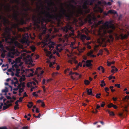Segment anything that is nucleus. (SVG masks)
Segmentation results:
<instances>
[{"label":"nucleus","mask_w":129,"mask_h":129,"mask_svg":"<svg viewBox=\"0 0 129 129\" xmlns=\"http://www.w3.org/2000/svg\"><path fill=\"white\" fill-rule=\"evenodd\" d=\"M61 5L60 13L59 14H56L55 15H53L52 14H51L48 11H41L42 14L44 15L45 17V18H42V19L43 21L46 22H50L51 19L53 18H55L56 20L59 21L62 18H64V17H65L68 20H70L74 13V10L75 9V6L71 4L68 5V6H70L73 10L71 11L69 9V12H67L66 10L63 7V4L61 3Z\"/></svg>","instance_id":"f257e3e1"},{"label":"nucleus","mask_w":129,"mask_h":129,"mask_svg":"<svg viewBox=\"0 0 129 129\" xmlns=\"http://www.w3.org/2000/svg\"><path fill=\"white\" fill-rule=\"evenodd\" d=\"M62 29L64 34L65 37L66 38L74 36V34L73 32L74 30L72 29V27L69 25H67L62 28Z\"/></svg>","instance_id":"f03ea898"},{"label":"nucleus","mask_w":129,"mask_h":129,"mask_svg":"<svg viewBox=\"0 0 129 129\" xmlns=\"http://www.w3.org/2000/svg\"><path fill=\"white\" fill-rule=\"evenodd\" d=\"M12 9L14 12V13L13 15V18L15 20L17 21H19L20 24L21 25H23L24 23V18L25 16H27V14L26 13H21V14L22 18H21L20 20H19L18 18V16L19 15V12L17 11H16L13 7Z\"/></svg>","instance_id":"7ed1b4c3"},{"label":"nucleus","mask_w":129,"mask_h":129,"mask_svg":"<svg viewBox=\"0 0 129 129\" xmlns=\"http://www.w3.org/2000/svg\"><path fill=\"white\" fill-rule=\"evenodd\" d=\"M129 36V32H128L127 34H125L123 35V34H121L119 35V36H118L116 34L115 36L117 40H119V39H121L122 40H123L125 39H127L128 36Z\"/></svg>","instance_id":"20e7f679"},{"label":"nucleus","mask_w":129,"mask_h":129,"mask_svg":"<svg viewBox=\"0 0 129 129\" xmlns=\"http://www.w3.org/2000/svg\"><path fill=\"white\" fill-rule=\"evenodd\" d=\"M29 36L26 35L23 36L22 39L21 40V42L22 44L26 43L28 41Z\"/></svg>","instance_id":"39448f33"},{"label":"nucleus","mask_w":129,"mask_h":129,"mask_svg":"<svg viewBox=\"0 0 129 129\" xmlns=\"http://www.w3.org/2000/svg\"><path fill=\"white\" fill-rule=\"evenodd\" d=\"M2 19L3 21L4 22V25L6 26V24L9 23V20L5 17L3 16L2 15H0V20Z\"/></svg>","instance_id":"423d86ee"},{"label":"nucleus","mask_w":129,"mask_h":129,"mask_svg":"<svg viewBox=\"0 0 129 129\" xmlns=\"http://www.w3.org/2000/svg\"><path fill=\"white\" fill-rule=\"evenodd\" d=\"M6 42L8 43L11 44L13 42V40L11 38V36L10 34L8 35V36L6 38Z\"/></svg>","instance_id":"0eeeda50"},{"label":"nucleus","mask_w":129,"mask_h":129,"mask_svg":"<svg viewBox=\"0 0 129 129\" xmlns=\"http://www.w3.org/2000/svg\"><path fill=\"white\" fill-rule=\"evenodd\" d=\"M106 34V32L105 31H104L103 33H101L100 30H99L98 33L99 35V36L101 39H102L103 41H104L105 40V39L104 38L105 37V34Z\"/></svg>","instance_id":"6e6552de"},{"label":"nucleus","mask_w":129,"mask_h":129,"mask_svg":"<svg viewBox=\"0 0 129 129\" xmlns=\"http://www.w3.org/2000/svg\"><path fill=\"white\" fill-rule=\"evenodd\" d=\"M93 62V61L92 60H88L86 61V67H89L92 66V64L91 62Z\"/></svg>","instance_id":"1a4fd4ad"},{"label":"nucleus","mask_w":129,"mask_h":129,"mask_svg":"<svg viewBox=\"0 0 129 129\" xmlns=\"http://www.w3.org/2000/svg\"><path fill=\"white\" fill-rule=\"evenodd\" d=\"M82 8L83 9H85L84 11L85 14H87L89 12L90 10L87 8V7L86 5H84L83 6Z\"/></svg>","instance_id":"9d476101"},{"label":"nucleus","mask_w":129,"mask_h":129,"mask_svg":"<svg viewBox=\"0 0 129 129\" xmlns=\"http://www.w3.org/2000/svg\"><path fill=\"white\" fill-rule=\"evenodd\" d=\"M78 13L80 15H82L84 17H85V15L86 14H85L84 10L81 9H79L78 11Z\"/></svg>","instance_id":"9b49d317"},{"label":"nucleus","mask_w":129,"mask_h":129,"mask_svg":"<svg viewBox=\"0 0 129 129\" xmlns=\"http://www.w3.org/2000/svg\"><path fill=\"white\" fill-rule=\"evenodd\" d=\"M91 16L90 14H89L87 16V18H85L84 19L85 21L86 22H87L88 21L89 22L91 21Z\"/></svg>","instance_id":"f8f14e48"},{"label":"nucleus","mask_w":129,"mask_h":129,"mask_svg":"<svg viewBox=\"0 0 129 129\" xmlns=\"http://www.w3.org/2000/svg\"><path fill=\"white\" fill-rule=\"evenodd\" d=\"M110 23V22L109 21H106L104 23V25L108 28H111L112 26L109 25Z\"/></svg>","instance_id":"ddd939ff"},{"label":"nucleus","mask_w":129,"mask_h":129,"mask_svg":"<svg viewBox=\"0 0 129 129\" xmlns=\"http://www.w3.org/2000/svg\"><path fill=\"white\" fill-rule=\"evenodd\" d=\"M86 37V36L84 35L81 34L80 36V38L81 40L83 42H84L85 41V38Z\"/></svg>","instance_id":"4468645a"},{"label":"nucleus","mask_w":129,"mask_h":129,"mask_svg":"<svg viewBox=\"0 0 129 129\" xmlns=\"http://www.w3.org/2000/svg\"><path fill=\"white\" fill-rule=\"evenodd\" d=\"M87 94L88 95H93V94L92 93V90L91 89H87Z\"/></svg>","instance_id":"2eb2a0df"},{"label":"nucleus","mask_w":129,"mask_h":129,"mask_svg":"<svg viewBox=\"0 0 129 129\" xmlns=\"http://www.w3.org/2000/svg\"><path fill=\"white\" fill-rule=\"evenodd\" d=\"M108 13L111 14H117V12L113 10H110L108 11Z\"/></svg>","instance_id":"dca6fc26"},{"label":"nucleus","mask_w":129,"mask_h":129,"mask_svg":"<svg viewBox=\"0 0 129 129\" xmlns=\"http://www.w3.org/2000/svg\"><path fill=\"white\" fill-rule=\"evenodd\" d=\"M20 70L19 69H16V72L15 74L16 76L19 77H20V76L19 75V73H20Z\"/></svg>","instance_id":"f3484780"},{"label":"nucleus","mask_w":129,"mask_h":129,"mask_svg":"<svg viewBox=\"0 0 129 129\" xmlns=\"http://www.w3.org/2000/svg\"><path fill=\"white\" fill-rule=\"evenodd\" d=\"M102 4L104 6L105 5H111V2H108V3H107L105 1H103L102 2Z\"/></svg>","instance_id":"a211bd4d"},{"label":"nucleus","mask_w":129,"mask_h":129,"mask_svg":"<svg viewBox=\"0 0 129 129\" xmlns=\"http://www.w3.org/2000/svg\"><path fill=\"white\" fill-rule=\"evenodd\" d=\"M112 67L113 68L111 70L112 72L113 73H114L115 72L118 71V69L117 68H116L114 66H112Z\"/></svg>","instance_id":"6ab92c4d"},{"label":"nucleus","mask_w":129,"mask_h":129,"mask_svg":"<svg viewBox=\"0 0 129 129\" xmlns=\"http://www.w3.org/2000/svg\"><path fill=\"white\" fill-rule=\"evenodd\" d=\"M4 7L6 8L9 11H11V10L10 9V6L9 4H8L7 6H5Z\"/></svg>","instance_id":"aec40b11"},{"label":"nucleus","mask_w":129,"mask_h":129,"mask_svg":"<svg viewBox=\"0 0 129 129\" xmlns=\"http://www.w3.org/2000/svg\"><path fill=\"white\" fill-rule=\"evenodd\" d=\"M28 104L27 105V106L28 108H31L33 106V103L32 102H29Z\"/></svg>","instance_id":"412c9836"},{"label":"nucleus","mask_w":129,"mask_h":129,"mask_svg":"<svg viewBox=\"0 0 129 129\" xmlns=\"http://www.w3.org/2000/svg\"><path fill=\"white\" fill-rule=\"evenodd\" d=\"M101 83L100 85L102 87H103L104 86H105L106 84L105 83V82L104 80H102L101 82Z\"/></svg>","instance_id":"4be33fe9"},{"label":"nucleus","mask_w":129,"mask_h":129,"mask_svg":"<svg viewBox=\"0 0 129 129\" xmlns=\"http://www.w3.org/2000/svg\"><path fill=\"white\" fill-rule=\"evenodd\" d=\"M20 84H21V87H22L21 88H23L24 89L25 87V83L24 82H21Z\"/></svg>","instance_id":"5701e85b"},{"label":"nucleus","mask_w":129,"mask_h":129,"mask_svg":"<svg viewBox=\"0 0 129 129\" xmlns=\"http://www.w3.org/2000/svg\"><path fill=\"white\" fill-rule=\"evenodd\" d=\"M93 53V51L91 50H90L89 52H88L87 53V55L88 56H90Z\"/></svg>","instance_id":"b1692460"},{"label":"nucleus","mask_w":129,"mask_h":129,"mask_svg":"<svg viewBox=\"0 0 129 129\" xmlns=\"http://www.w3.org/2000/svg\"><path fill=\"white\" fill-rule=\"evenodd\" d=\"M103 1L101 2L100 1H99L97 2V4L98 6H99L100 5H101L102 6H103L104 5L102 4V2Z\"/></svg>","instance_id":"393cba45"},{"label":"nucleus","mask_w":129,"mask_h":129,"mask_svg":"<svg viewBox=\"0 0 129 129\" xmlns=\"http://www.w3.org/2000/svg\"><path fill=\"white\" fill-rule=\"evenodd\" d=\"M8 91V88L7 87H6L5 89H3L2 90V92H7Z\"/></svg>","instance_id":"a878e982"},{"label":"nucleus","mask_w":129,"mask_h":129,"mask_svg":"<svg viewBox=\"0 0 129 129\" xmlns=\"http://www.w3.org/2000/svg\"><path fill=\"white\" fill-rule=\"evenodd\" d=\"M103 52V51L102 50H100L99 52L97 54L98 56H99L100 55H102Z\"/></svg>","instance_id":"bb28decb"},{"label":"nucleus","mask_w":129,"mask_h":129,"mask_svg":"<svg viewBox=\"0 0 129 129\" xmlns=\"http://www.w3.org/2000/svg\"><path fill=\"white\" fill-rule=\"evenodd\" d=\"M9 107V106L7 105L6 106H3V110H5L6 109H7Z\"/></svg>","instance_id":"cd10ccee"},{"label":"nucleus","mask_w":129,"mask_h":129,"mask_svg":"<svg viewBox=\"0 0 129 129\" xmlns=\"http://www.w3.org/2000/svg\"><path fill=\"white\" fill-rule=\"evenodd\" d=\"M11 2L13 3H14V2H15L16 3L18 4L19 3V2L18 0H12L11 1Z\"/></svg>","instance_id":"c85d7f7f"},{"label":"nucleus","mask_w":129,"mask_h":129,"mask_svg":"<svg viewBox=\"0 0 129 129\" xmlns=\"http://www.w3.org/2000/svg\"><path fill=\"white\" fill-rule=\"evenodd\" d=\"M85 49V47H84L82 48V49H81L79 51V52L80 53H81L83 52L84 50Z\"/></svg>","instance_id":"c756f323"},{"label":"nucleus","mask_w":129,"mask_h":129,"mask_svg":"<svg viewBox=\"0 0 129 129\" xmlns=\"http://www.w3.org/2000/svg\"><path fill=\"white\" fill-rule=\"evenodd\" d=\"M48 46L49 48L50 49H53L54 48V46L52 45H51L50 44Z\"/></svg>","instance_id":"7c9ffc66"},{"label":"nucleus","mask_w":129,"mask_h":129,"mask_svg":"<svg viewBox=\"0 0 129 129\" xmlns=\"http://www.w3.org/2000/svg\"><path fill=\"white\" fill-rule=\"evenodd\" d=\"M48 5H54V2L51 1H50L48 3Z\"/></svg>","instance_id":"2f4dec72"},{"label":"nucleus","mask_w":129,"mask_h":129,"mask_svg":"<svg viewBox=\"0 0 129 129\" xmlns=\"http://www.w3.org/2000/svg\"><path fill=\"white\" fill-rule=\"evenodd\" d=\"M84 83L85 84L87 85L89 84L90 82L88 80H85L84 81Z\"/></svg>","instance_id":"473e14b6"},{"label":"nucleus","mask_w":129,"mask_h":129,"mask_svg":"<svg viewBox=\"0 0 129 129\" xmlns=\"http://www.w3.org/2000/svg\"><path fill=\"white\" fill-rule=\"evenodd\" d=\"M95 0H90V5H92L93 3L95 1Z\"/></svg>","instance_id":"72a5a7b5"},{"label":"nucleus","mask_w":129,"mask_h":129,"mask_svg":"<svg viewBox=\"0 0 129 129\" xmlns=\"http://www.w3.org/2000/svg\"><path fill=\"white\" fill-rule=\"evenodd\" d=\"M24 91V89L23 88H20L19 90V93H21L23 91Z\"/></svg>","instance_id":"f704fd0d"},{"label":"nucleus","mask_w":129,"mask_h":129,"mask_svg":"<svg viewBox=\"0 0 129 129\" xmlns=\"http://www.w3.org/2000/svg\"><path fill=\"white\" fill-rule=\"evenodd\" d=\"M31 49L33 52H34L35 51L36 48L35 46H32L31 47Z\"/></svg>","instance_id":"c9c22d12"},{"label":"nucleus","mask_w":129,"mask_h":129,"mask_svg":"<svg viewBox=\"0 0 129 129\" xmlns=\"http://www.w3.org/2000/svg\"><path fill=\"white\" fill-rule=\"evenodd\" d=\"M113 104L112 103H111L109 104H108V107L109 108H111V107H112L113 106Z\"/></svg>","instance_id":"e433bc0d"},{"label":"nucleus","mask_w":129,"mask_h":129,"mask_svg":"<svg viewBox=\"0 0 129 129\" xmlns=\"http://www.w3.org/2000/svg\"><path fill=\"white\" fill-rule=\"evenodd\" d=\"M109 113L111 116H114L115 115L114 113L112 111H110V112Z\"/></svg>","instance_id":"4c0bfd02"},{"label":"nucleus","mask_w":129,"mask_h":129,"mask_svg":"<svg viewBox=\"0 0 129 129\" xmlns=\"http://www.w3.org/2000/svg\"><path fill=\"white\" fill-rule=\"evenodd\" d=\"M98 8L99 10L100 11V13H102L103 12V10L101 7H98Z\"/></svg>","instance_id":"58836bf2"},{"label":"nucleus","mask_w":129,"mask_h":129,"mask_svg":"<svg viewBox=\"0 0 129 129\" xmlns=\"http://www.w3.org/2000/svg\"><path fill=\"white\" fill-rule=\"evenodd\" d=\"M7 66V68H8L9 67L8 64H3L2 65V67H6Z\"/></svg>","instance_id":"ea45409f"},{"label":"nucleus","mask_w":129,"mask_h":129,"mask_svg":"<svg viewBox=\"0 0 129 129\" xmlns=\"http://www.w3.org/2000/svg\"><path fill=\"white\" fill-rule=\"evenodd\" d=\"M15 61L16 63H18L20 61V59L18 58L16 59L15 60Z\"/></svg>","instance_id":"a19ab883"},{"label":"nucleus","mask_w":129,"mask_h":129,"mask_svg":"<svg viewBox=\"0 0 129 129\" xmlns=\"http://www.w3.org/2000/svg\"><path fill=\"white\" fill-rule=\"evenodd\" d=\"M115 86L117 87L118 88L120 87V85L119 84H115Z\"/></svg>","instance_id":"79ce46f5"},{"label":"nucleus","mask_w":129,"mask_h":129,"mask_svg":"<svg viewBox=\"0 0 129 129\" xmlns=\"http://www.w3.org/2000/svg\"><path fill=\"white\" fill-rule=\"evenodd\" d=\"M33 95L37 97L38 96V94H36V92H34L33 93Z\"/></svg>","instance_id":"37998d69"},{"label":"nucleus","mask_w":129,"mask_h":129,"mask_svg":"<svg viewBox=\"0 0 129 129\" xmlns=\"http://www.w3.org/2000/svg\"><path fill=\"white\" fill-rule=\"evenodd\" d=\"M105 102H102V104H101V106L102 107H104V106L105 105Z\"/></svg>","instance_id":"c03bdc74"},{"label":"nucleus","mask_w":129,"mask_h":129,"mask_svg":"<svg viewBox=\"0 0 129 129\" xmlns=\"http://www.w3.org/2000/svg\"><path fill=\"white\" fill-rule=\"evenodd\" d=\"M75 44V43L74 42H72L70 45V47L72 48L73 47L74 45Z\"/></svg>","instance_id":"a18cd8bd"},{"label":"nucleus","mask_w":129,"mask_h":129,"mask_svg":"<svg viewBox=\"0 0 129 129\" xmlns=\"http://www.w3.org/2000/svg\"><path fill=\"white\" fill-rule=\"evenodd\" d=\"M50 44L52 45L53 46H55L56 45V44L55 43L53 42H51L50 43Z\"/></svg>","instance_id":"49530a36"},{"label":"nucleus","mask_w":129,"mask_h":129,"mask_svg":"<svg viewBox=\"0 0 129 129\" xmlns=\"http://www.w3.org/2000/svg\"><path fill=\"white\" fill-rule=\"evenodd\" d=\"M54 64V62L53 63L52 62H50L49 64V66L50 67H52L53 66V65Z\"/></svg>","instance_id":"de8ad7c7"},{"label":"nucleus","mask_w":129,"mask_h":129,"mask_svg":"<svg viewBox=\"0 0 129 129\" xmlns=\"http://www.w3.org/2000/svg\"><path fill=\"white\" fill-rule=\"evenodd\" d=\"M72 48L73 49H75L77 48V50L78 51H79V50H80L79 48L78 47H77V46H76V47H75L73 46V47H72Z\"/></svg>","instance_id":"09e8293b"},{"label":"nucleus","mask_w":129,"mask_h":129,"mask_svg":"<svg viewBox=\"0 0 129 129\" xmlns=\"http://www.w3.org/2000/svg\"><path fill=\"white\" fill-rule=\"evenodd\" d=\"M3 46L2 42L1 41H0V48H3Z\"/></svg>","instance_id":"8fccbe9b"},{"label":"nucleus","mask_w":129,"mask_h":129,"mask_svg":"<svg viewBox=\"0 0 129 129\" xmlns=\"http://www.w3.org/2000/svg\"><path fill=\"white\" fill-rule=\"evenodd\" d=\"M112 107H113L115 109H116L117 108V106L116 105H114L113 104V106Z\"/></svg>","instance_id":"3c124183"},{"label":"nucleus","mask_w":129,"mask_h":129,"mask_svg":"<svg viewBox=\"0 0 129 129\" xmlns=\"http://www.w3.org/2000/svg\"><path fill=\"white\" fill-rule=\"evenodd\" d=\"M21 86L20 83L19 84H18V86L17 87L19 89H20V88H21Z\"/></svg>","instance_id":"603ef678"},{"label":"nucleus","mask_w":129,"mask_h":129,"mask_svg":"<svg viewBox=\"0 0 129 129\" xmlns=\"http://www.w3.org/2000/svg\"><path fill=\"white\" fill-rule=\"evenodd\" d=\"M0 129H7L6 127L5 126L2 127H0Z\"/></svg>","instance_id":"864d4df0"},{"label":"nucleus","mask_w":129,"mask_h":129,"mask_svg":"<svg viewBox=\"0 0 129 129\" xmlns=\"http://www.w3.org/2000/svg\"><path fill=\"white\" fill-rule=\"evenodd\" d=\"M43 28L45 29L43 31V33L45 34L46 32V26L45 27H43Z\"/></svg>","instance_id":"5fc2aeb1"},{"label":"nucleus","mask_w":129,"mask_h":129,"mask_svg":"<svg viewBox=\"0 0 129 129\" xmlns=\"http://www.w3.org/2000/svg\"><path fill=\"white\" fill-rule=\"evenodd\" d=\"M109 14V13H108V11L107 13H106V12H104V15L105 16L108 15Z\"/></svg>","instance_id":"6e6d98bb"},{"label":"nucleus","mask_w":129,"mask_h":129,"mask_svg":"<svg viewBox=\"0 0 129 129\" xmlns=\"http://www.w3.org/2000/svg\"><path fill=\"white\" fill-rule=\"evenodd\" d=\"M85 39L88 40H89L90 39V38L89 37H87L86 36V37L85 38Z\"/></svg>","instance_id":"4d7b16f0"},{"label":"nucleus","mask_w":129,"mask_h":129,"mask_svg":"<svg viewBox=\"0 0 129 129\" xmlns=\"http://www.w3.org/2000/svg\"><path fill=\"white\" fill-rule=\"evenodd\" d=\"M68 62L72 64L73 63L72 60H71L70 59L68 60Z\"/></svg>","instance_id":"13d9d810"},{"label":"nucleus","mask_w":129,"mask_h":129,"mask_svg":"<svg viewBox=\"0 0 129 129\" xmlns=\"http://www.w3.org/2000/svg\"><path fill=\"white\" fill-rule=\"evenodd\" d=\"M19 108V107L17 106H15L14 107V109L15 110H16L17 109H18Z\"/></svg>","instance_id":"bf43d9fd"},{"label":"nucleus","mask_w":129,"mask_h":129,"mask_svg":"<svg viewBox=\"0 0 129 129\" xmlns=\"http://www.w3.org/2000/svg\"><path fill=\"white\" fill-rule=\"evenodd\" d=\"M6 97L7 99L8 100L12 99V98L10 96H6Z\"/></svg>","instance_id":"052dcab7"},{"label":"nucleus","mask_w":129,"mask_h":129,"mask_svg":"<svg viewBox=\"0 0 129 129\" xmlns=\"http://www.w3.org/2000/svg\"><path fill=\"white\" fill-rule=\"evenodd\" d=\"M112 99L114 101H116L117 100V98H116L113 97Z\"/></svg>","instance_id":"680f3d73"},{"label":"nucleus","mask_w":129,"mask_h":129,"mask_svg":"<svg viewBox=\"0 0 129 129\" xmlns=\"http://www.w3.org/2000/svg\"><path fill=\"white\" fill-rule=\"evenodd\" d=\"M45 79H44L42 81V84L43 85L45 84Z\"/></svg>","instance_id":"e2e57ef3"},{"label":"nucleus","mask_w":129,"mask_h":129,"mask_svg":"<svg viewBox=\"0 0 129 129\" xmlns=\"http://www.w3.org/2000/svg\"><path fill=\"white\" fill-rule=\"evenodd\" d=\"M74 74V72H73L72 71H70L69 73V75H71Z\"/></svg>","instance_id":"0e129e2a"},{"label":"nucleus","mask_w":129,"mask_h":129,"mask_svg":"<svg viewBox=\"0 0 129 129\" xmlns=\"http://www.w3.org/2000/svg\"><path fill=\"white\" fill-rule=\"evenodd\" d=\"M42 87L43 88L44 92H45L46 91L45 87L44 86H42Z\"/></svg>","instance_id":"69168bd1"},{"label":"nucleus","mask_w":129,"mask_h":129,"mask_svg":"<svg viewBox=\"0 0 129 129\" xmlns=\"http://www.w3.org/2000/svg\"><path fill=\"white\" fill-rule=\"evenodd\" d=\"M22 100V98L21 97H20L19 98V101L20 102H22L23 101Z\"/></svg>","instance_id":"338daca9"},{"label":"nucleus","mask_w":129,"mask_h":129,"mask_svg":"<svg viewBox=\"0 0 129 129\" xmlns=\"http://www.w3.org/2000/svg\"><path fill=\"white\" fill-rule=\"evenodd\" d=\"M28 126H24L22 127V129H28Z\"/></svg>","instance_id":"774afa93"}]
</instances>
